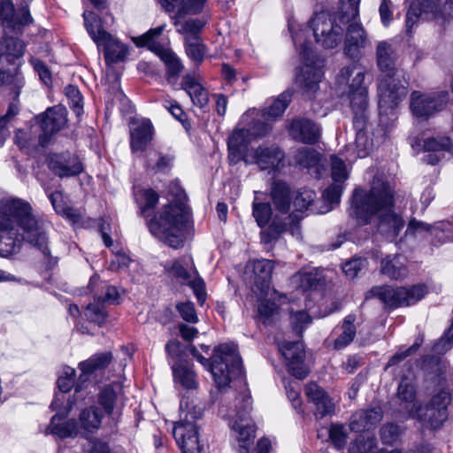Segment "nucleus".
<instances>
[{
	"label": "nucleus",
	"mask_w": 453,
	"mask_h": 453,
	"mask_svg": "<svg viewBox=\"0 0 453 453\" xmlns=\"http://www.w3.org/2000/svg\"><path fill=\"white\" fill-rule=\"evenodd\" d=\"M85 316L88 320L97 325L105 321L106 311L104 303L97 299L94 303H89L85 310Z\"/></svg>",
	"instance_id": "52"
},
{
	"label": "nucleus",
	"mask_w": 453,
	"mask_h": 453,
	"mask_svg": "<svg viewBox=\"0 0 453 453\" xmlns=\"http://www.w3.org/2000/svg\"><path fill=\"white\" fill-rule=\"evenodd\" d=\"M426 292L425 285L395 288L390 286H382L371 290L373 296H378L381 302L391 308L412 305L421 300Z\"/></svg>",
	"instance_id": "13"
},
{
	"label": "nucleus",
	"mask_w": 453,
	"mask_h": 453,
	"mask_svg": "<svg viewBox=\"0 0 453 453\" xmlns=\"http://www.w3.org/2000/svg\"><path fill=\"white\" fill-rule=\"evenodd\" d=\"M112 357L110 352L101 353L91 357L89 359L80 364L82 372L80 380H86L88 376L95 371L106 367Z\"/></svg>",
	"instance_id": "39"
},
{
	"label": "nucleus",
	"mask_w": 453,
	"mask_h": 453,
	"mask_svg": "<svg viewBox=\"0 0 453 453\" xmlns=\"http://www.w3.org/2000/svg\"><path fill=\"white\" fill-rule=\"evenodd\" d=\"M83 19L86 30L96 45L104 40V35H111L103 28L102 20L95 12L85 11Z\"/></svg>",
	"instance_id": "37"
},
{
	"label": "nucleus",
	"mask_w": 453,
	"mask_h": 453,
	"mask_svg": "<svg viewBox=\"0 0 453 453\" xmlns=\"http://www.w3.org/2000/svg\"><path fill=\"white\" fill-rule=\"evenodd\" d=\"M50 200L57 213L63 215L73 222H77L81 219L79 211L72 207L67 206L64 201V195L62 192L55 191L50 195Z\"/></svg>",
	"instance_id": "42"
},
{
	"label": "nucleus",
	"mask_w": 453,
	"mask_h": 453,
	"mask_svg": "<svg viewBox=\"0 0 453 453\" xmlns=\"http://www.w3.org/2000/svg\"><path fill=\"white\" fill-rule=\"evenodd\" d=\"M369 44V40L361 24L350 23L347 28L344 52L350 58L358 56L360 50Z\"/></svg>",
	"instance_id": "30"
},
{
	"label": "nucleus",
	"mask_w": 453,
	"mask_h": 453,
	"mask_svg": "<svg viewBox=\"0 0 453 453\" xmlns=\"http://www.w3.org/2000/svg\"><path fill=\"white\" fill-rule=\"evenodd\" d=\"M284 152L275 144L263 143L247 149L242 160L248 165H257L262 171H278L283 166Z\"/></svg>",
	"instance_id": "14"
},
{
	"label": "nucleus",
	"mask_w": 453,
	"mask_h": 453,
	"mask_svg": "<svg viewBox=\"0 0 453 453\" xmlns=\"http://www.w3.org/2000/svg\"><path fill=\"white\" fill-rule=\"evenodd\" d=\"M173 377L182 387L191 389L197 386L196 375L188 365L179 364L173 366Z\"/></svg>",
	"instance_id": "44"
},
{
	"label": "nucleus",
	"mask_w": 453,
	"mask_h": 453,
	"mask_svg": "<svg viewBox=\"0 0 453 453\" xmlns=\"http://www.w3.org/2000/svg\"><path fill=\"white\" fill-rule=\"evenodd\" d=\"M331 175L334 182L343 183L349 177L344 161L337 156L331 157Z\"/></svg>",
	"instance_id": "54"
},
{
	"label": "nucleus",
	"mask_w": 453,
	"mask_h": 453,
	"mask_svg": "<svg viewBox=\"0 0 453 453\" xmlns=\"http://www.w3.org/2000/svg\"><path fill=\"white\" fill-rule=\"evenodd\" d=\"M203 410V403L196 399L185 397L180 401V420L174 424L173 434L182 453H203L196 425Z\"/></svg>",
	"instance_id": "6"
},
{
	"label": "nucleus",
	"mask_w": 453,
	"mask_h": 453,
	"mask_svg": "<svg viewBox=\"0 0 453 453\" xmlns=\"http://www.w3.org/2000/svg\"><path fill=\"white\" fill-rule=\"evenodd\" d=\"M343 190V185L340 182H334L330 185L323 193L324 200L329 203L325 210L315 211L316 213H326L333 209L334 203H338Z\"/></svg>",
	"instance_id": "51"
},
{
	"label": "nucleus",
	"mask_w": 453,
	"mask_h": 453,
	"mask_svg": "<svg viewBox=\"0 0 453 453\" xmlns=\"http://www.w3.org/2000/svg\"><path fill=\"white\" fill-rule=\"evenodd\" d=\"M235 405L234 414H228L230 427L234 438L238 441L241 453H248V447L252 444L255 438V427L249 418L251 410L250 395L244 394Z\"/></svg>",
	"instance_id": "11"
},
{
	"label": "nucleus",
	"mask_w": 453,
	"mask_h": 453,
	"mask_svg": "<svg viewBox=\"0 0 453 453\" xmlns=\"http://www.w3.org/2000/svg\"><path fill=\"white\" fill-rule=\"evenodd\" d=\"M448 97L449 94L446 91L433 93L413 91L411 94L410 107L416 118L426 119L442 110Z\"/></svg>",
	"instance_id": "15"
},
{
	"label": "nucleus",
	"mask_w": 453,
	"mask_h": 453,
	"mask_svg": "<svg viewBox=\"0 0 453 453\" xmlns=\"http://www.w3.org/2000/svg\"><path fill=\"white\" fill-rule=\"evenodd\" d=\"M293 195L294 202L291 214L285 217V221H281L279 216H276L268 228L262 231L263 242H270L287 231H289L294 236H300L299 222L303 219V213L313 205L316 193L311 189L303 188L293 192Z\"/></svg>",
	"instance_id": "9"
},
{
	"label": "nucleus",
	"mask_w": 453,
	"mask_h": 453,
	"mask_svg": "<svg viewBox=\"0 0 453 453\" xmlns=\"http://www.w3.org/2000/svg\"><path fill=\"white\" fill-rule=\"evenodd\" d=\"M252 292L260 298L268 296L271 292V279L273 262L268 259L256 260L252 263Z\"/></svg>",
	"instance_id": "25"
},
{
	"label": "nucleus",
	"mask_w": 453,
	"mask_h": 453,
	"mask_svg": "<svg viewBox=\"0 0 453 453\" xmlns=\"http://www.w3.org/2000/svg\"><path fill=\"white\" fill-rule=\"evenodd\" d=\"M249 130L244 128L235 130L228 139V150H229V160L232 163H236L240 159H242V150L246 144L245 137Z\"/></svg>",
	"instance_id": "41"
},
{
	"label": "nucleus",
	"mask_w": 453,
	"mask_h": 453,
	"mask_svg": "<svg viewBox=\"0 0 453 453\" xmlns=\"http://www.w3.org/2000/svg\"><path fill=\"white\" fill-rule=\"evenodd\" d=\"M311 322V317L307 314V312L303 311H297L291 315V324L293 326V330L297 334H301L303 329Z\"/></svg>",
	"instance_id": "64"
},
{
	"label": "nucleus",
	"mask_w": 453,
	"mask_h": 453,
	"mask_svg": "<svg viewBox=\"0 0 453 453\" xmlns=\"http://www.w3.org/2000/svg\"><path fill=\"white\" fill-rule=\"evenodd\" d=\"M355 320L356 316L353 314H349L344 319L342 325V332L335 339L334 343V349H343L353 341L356 335V326H354Z\"/></svg>",
	"instance_id": "43"
},
{
	"label": "nucleus",
	"mask_w": 453,
	"mask_h": 453,
	"mask_svg": "<svg viewBox=\"0 0 453 453\" xmlns=\"http://www.w3.org/2000/svg\"><path fill=\"white\" fill-rule=\"evenodd\" d=\"M47 164L49 169L59 178L74 177L84 170L80 157L70 151L50 154Z\"/></svg>",
	"instance_id": "17"
},
{
	"label": "nucleus",
	"mask_w": 453,
	"mask_h": 453,
	"mask_svg": "<svg viewBox=\"0 0 453 453\" xmlns=\"http://www.w3.org/2000/svg\"><path fill=\"white\" fill-rule=\"evenodd\" d=\"M42 134L38 135V142L45 146L51 135L64 128L67 123V111L62 105L48 108L43 113L35 117Z\"/></svg>",
	"instance_id": "16"
},
{
	"label": "nucleus",
	"mask_w": 453,
	"mask_h": 453,
	"mask_svg": "<svg viewBox=\"0 0 453 453\" xmlns=\"http://www.w3.org/2000/svg\"><path fill=\"white\" fill-rule=\"evenodd\" d=\"M181 89L189 96L192 103L199 108L205 107L209 103V93L194 74L187 73L180 83Z\"/></svg>",
	"instance_id": "31"
},
{
	"label": "nucleus",
	"mask_w": 453,
	"mask_h": 453,
	"mask_svg": "<svg viewBox=\"0 0 453 453\" xmlns=\"http://www.w3.org/2000/svg\"><path fill=\"white\" fill-rule=\"evenodd\" d=\"M173 19L177 32L184 34L186 36L200 37L198 35L206 24V21L200 19H189L183 23L180 22L176 17Z\"/></svg>",
	"instance_id": "47"
},
{
	"label": "nucleus",
	"mask_w": 453,
	"mask_h": 453,
	"mask_svg": "<svg viewBox=\"0 0 453 453\" xmlns=\"http://www.w3.org/2000/svg\"><path fill=\"white\" fill-rule=\"evenodd\" d=\"M361 0H341L337 19L343 25L350 24L359 14Z\"/></svg>",
	"instance_id": "46"
},
{
	"label": "nucleus",
	"mask_w": 453,
	"mask_h": 453,
	"mask_svg": "<svg viewBox=\"0 0 453 453\" xmlns=\"http://www.w3.org/2000/svg\"><path fill=\"white\" fill-rule=\"evenodd\" d=\"M196 358L203 366L209 367L219 390H223L232 380L242 374V359L234 343H225L216 347L211 361L201 354Z\"/></svg>",
	"instance_id": "8"
},
{
	"label": "nucleus",
	"mask_w": 453,
	"mask_h": 453,
	"mask_svg": "<svg viewBox=\"0 0 453 453\" xmlns=\"http://www.w3.org/2000/svg\"><path fill=\"white\" fill-rule=\"evenodd\" d=\"M156 54L160 58L166 66V79L169 82L177 81L184 69V65L178 56L167 48H156Z\"/></svg>",
	"instance_id": "33"
},
{
	"label": "nucleus",
	"mask_w": 453,
	"mask_h": 453,
	"mask_svg": "<svg viewBox=\"0 0 453 453\" xmlns=\"http://www.w3.org/2000/svg\"><path fill=\"white\" fill-rule=\"evenodd\" d=\"M65 95L68 99V104L77 117L83 113L82 96L80 90L74 86H68L65 88Z\"/></svg>",
	"instance_id": "56"
},
{
	"label": "nucleus",
	"mask_w": 453,
	"mask_h": 453,
	"mask_svg": "<svg viewBox=\"0 0 453 453\" xmlns=\"http://www.w3.org/2000/svg\"><path fill=\"white\" fill-rule=\"evenodd\" d=\"M376 58L377 65L383 73L378 85L379 109L382 116L394 111L406 96L407 82L401 80L402 72L395 68V52L390 43L380 42L376 48Z\"/></svg>",
	"instance_id": "5"
},
{
	"label": "nucleus",
	"mask_w": 453,
	"mask_h": 453,
	"mask_svg": "<svg viewBox=\"0 0 453 453\" xmlns=\"http://www.w3.org/2000/svg\"><path fill=\"white\" fill-rule=\"evenodd\" d=\"M393 191L380 178L375 177L369 192L356 189L353 194L350 215L359 224L370 222L374 214H379L378 229L383 234L395 236L403 226V219L391 211Z\"/></svg>",
	"instance_id": "2"
},
{
	"label": "nucleus",
	"mask_w": 453,
	"mask_h": 453,
	"mask_svg": "<svg viewBox=\"0 0 453 453\" xmlns=\"http://www.w3.org/2000/svg\"><path fill=\"white\" fill-rule=\"evenodd\" d=\"M271 200L276 211L272 221L276 216H279L281 221H285V217L291 214L293 210L294 195L289 186L280 180H276L272 184Z\"/></svg>",
	"instance_id": "23"
},
{
	"label": "nucleus",
	"mask_w": 453,
	"mask_h": 453,
	"mask_svg": "<svg viewBox=\"0 0 453 453\" xmlns=\"http://www.w3.org/2000/svg\"><path fill=\"white\" fill-rule=\"evenodd\" d=\"M135 199L140 206L141 214L147 217L146 212L156 206L158 201L157 194L151 189H143L135 195Z\"/></svg>",
	"instance_id": "50"
},
{
	"label": "nucleus",
	"mask_w": 453,
	"mask_h": 453,
	"mask_svg": "<svg viewBox=\"0 0 453 453\" xmlns=\"http://www.w3.org/2000/svg\"><path fill=\"white\" fill-rule=\"evenodd\" d=\"M61 399L56 396L54 401L51 403L53 410L57 411V413L51 418L50 424L48 427V431L59 438H73L76 437L80 433L81 429L79 425L74 419H70L66 422L61 423L72 409V403H68L65 408L59 407V402Z\"/></svg>",
	"instance_id": "19"
},
{
	"label": "nucleus",
	"mask_w": 453,
	"mask_h": 453,
	"mask_svg": "<svg viewBox=\"0 0 453 453\" xmlns=\"http://www.w3.org/2000/svg\"><path fill=\"white\" fill-rule=\"evenodd\" d=\"M272 207L267 203H253V216L260 227L266 226L272 218Z\"/></svg>",
	"instance_id": "53"
},
{
	"label": "nucleus",
	"mask_w": 453,
	"mask_h": 453,
	"mask_svg": "<svg viewBox=\"0 0 453 453\" xmlns=\"http://www.w3.org/2000/svg\"><path fill=\"white\" fill-rule=\"evenodd\" d=\"M15 143L19 148H26L33 145L38 137L33 127L28 129H18L15 133Z\"/></svg>",
	"instance_id": "60"
},
{
	"label": "nucleus",
	"mask_w": 453,
	"mask_h": 453,
	"mask_svg": "<svg viewBox=\"0 0 453 453\" xmlns=\"http://www.w3.org/2000/svg\"><path fill=\"white\" fill-rule=\"evenodd\" d=\"M291 100V94L288 91L281 93L264 110L263 117L265 121L276 119L281 116Z\"/></svg>",
	"instance_id": "40"
},
{
	"label": "nucleus",
	"mask_w": 453,
	"mask_h": 453,
	"mask_svg": "<svg viewBox=\"0 0 453 453\" xmlns=\"http://www.w3.org/2000/svg\"><path fill=\"white\" fill-rule=\"evenodd\" d=\"M184 45L186 53L192 61L197 64L203 61L206 54V48L200 37L185 36Z\"/></svg>",
	"instance_id": "45"
},
{
	"label": "nucleus",
	"mask_w": 453,
	"mask_h": 453,
	"mask_svg": "<svg viewBox=\"0 0 453 453\" xmlns=\"http://www.w3.org/2000/svg\"><path fill=\"white\" fill-rule=\"evenodd\" d=\"M440 231H446V238L450 236V222L439 221L434 225H428L422 221L412 219L409 222L407 234L411 235H418L422 234H429L430 235H439Z\"/></svg>",
	"instance_id": "34"
},
{
	"label": "nucleus",
	"mask_w": 453,
	"mask_h": 453,
	"mask_svg": "<svg viewBox=\"0 0 453 453\" xmlns=\"http://www.w3.org/2000/svg\"><path fill=\"white\" fill-rule=\"evenodd\" d=\"M125 402L126 396L120 381L104 386L98 394V403L107 415L119 414Z\"/></svg>",
	"instance_id": "24"
},
{
	"label": "nucleus",
	"mask_w": 453,
	"mask_h": 453,
	"mask_svg": "<svg viewBox=\"0 0 453 453\" xmlns=\"http://www.w3.org/2000/svg\"><path fill=\"white\" fill-rule=\"evenodd\" d=\"M25 52L24 42L14 37H4L0 41V58L5 57L8 62L21 58Z\"/></svg>",
	"instance_id": "38"
},
{
	"label": "nucleus",
	"mask_w": 453,
	"mask_h": 453,
	"mask_svg": "<svg viewBox=\"0 0 453 453\" xmlns=\"http://www.w3.org/2000/svg\"><path fill=\"white\" fill-rule=\"evenodd\" d=\"M176 310L180 313L183 320L188 323L196 324L198 322L194 303L191 302L179 303L176 304Z\"/></svg>",
	"instance_id": "61"
},
{
	"label": "nucleus",
	"mask_w": 453,
	"mask_h": 453,
	"mask_svg": "<svg viewBox=\"0 0 453 453\" xmlns=\"http://www.w3.org/2000/svg\"><path fill=\"white\" fill-rule=\"evenodd\" d=\"M36 247L45 257L50 255L46 227L33 214L30 203L13 198L0 201V256L18 252L23 242Z\"/></svg>",
	"instance_id": "1"
},
{
	"label": "nucleus",
	"mask_w": 453,
	"mask_h": 453,
	"mask_svg": "<svg viewBox=\"0 0 453 453\" xmlns=\"http://www.w3.org/2000/svg\"><path fill=\"white\" fill-rule=\"evenodd\" d=\"M153 137V126L149 119L132 122L130 146L133 152L143 151Z\"/></svg>",
	"instance_id": "27"
},
{
	"label": "nucleus",
	"mask_w": 453,
	"mask_h": 453,
	"mask_svg": "<svg viewBox=\"0 0 453 453\" xmlns=\"http://www.w3.org/2000/svg\"><path fill=\"white\" fill-rule=\"evenodd\" d=\"M29 63L34 67L35 71L38 73L40 80L46 85L51 82V73L48 66L35 57L29 58Z\"/></svg>",
	"instance_id": "63"
},
{
	"label": "nucleus",
	"mask_w": 453,
	"mask_h": 453,
	"mask_svg": "<svg viewBox=\"0 0 453 453\" xmlns=\"http://www.w3.org/2000/svg\"><path fill=\"white\" fill-rule=\"evenodd\" d=\"M165 269L177 282L190 286L200 304L204 303L206 296L204 282L197 276L190 257H182L172 263H167Z\"/></svg>",
	"instance_id": "12"
},
{
	"label": "nucleus",
	"mask_w": 453,
	"mask_h": 453,
	"mask_svg": "<svg viewBox=\"0 0 453 453\" xmlns=\"http://www.w3.org/2000/svg\"><path fill=\"white\" fill-rule=\"evenodd\" d=\"M397 397L401 401L402 411L407 418L422 420L421 411L423 407L418 404L416 399V388L412 377H404L398 386Z\"/></svg>",
	"instance_id": "21"
},
{
	"label": "nucleus",
	"mask_w": 453,
	"mask_h": 453,
	"mask_svg": "<svg viewBox=\"0 0 453 453\" xmlns=\"http://www.w3.org/2000/svg\"><path fill=\"white\" fill-rule=\"evenodd\" d=\"M342 25L336 14L328 12L316 13L310 20L315 41L325 49H334L342 42L344 33Z\"/></svg>",
	"instance_id": "10"
},
{
	"label": "nucleus",
	"mask_w": 453,
	"mask_h": 453,
	"mask_svg": "<svg viewBox=\"0 0 453 453\" xmlns=\"http://www.w3.org/2000/svg\"><path fill=\"white\" fill-rule=\"evenodd\" d=\"M165 29V25L158 26L155 28L150 29L148 32L139 37L133 39L134 42L138 47L147 46L151 51L157 52L156 48H162L155 42V38L159 36Z\"/></svg>",
	"instance_id": "48"
},
{
	"label": "nucleus",
	"mask_w": 453,
	"mask_h": 453,
	"mask_svg": "<svg viewBox=\"0 0 453 453\" xmlns=\"http://www.w3.org/2000/svg\"><path fill=\"white\" fill-rule=\"evenodd\" d=\"M279 349L286 360L289 372L296 379L302 380L308 374L304 365V349L303 342H284L279 344Z\"/></svg>",
	"instance_id": "20"
},
{
	"label": "nucleus",
	"mask_w": 453,
	"mask_h": 453,
	"mask_svg": "<svg viewBox=\"0 0 453 453\" xmlns=\"http://www.w3.org/2000/svg\"><path fill=\"white\" fill-rule=\"evenodd\" d=\"M380 271L390 279L399 280L408 275L404 257L401 256H388L381 261Z\"/></svg>",
	"instance_id": "35"
},
{
	"label": "nucleus",
	"mask_w": 453,
	"mask_h": 453,
	"mask_svg": "<svg viewBox=\"0 0 453 453\" xmlns=\"http://www.w3.org/2000/svg\"><path fill=\"white\" fill-rule=\"evenodd\" d=\"M177 200L163 206L147 225L150 233L172 248L183 246L190 222V211L185 203V194L179 190Z\"/></svg>",
	"instance_id": "4"
},
{
	"label": "nucleus",
	"mask_w": 453,
	"mask_h": 453,
	"mask_svg": "<svg viewBox=\"0 0 453 453\" xmlns=\"http://www.w3.org/2000/svg\"><path fill=\"white\" fill-rule=\"evenodd\" d=\"M97 47L104 48V58L108 64L123 62L128 55V47L111 35H104V40Z\"/></svg>",
	"instance_id": "32"
},
{
	"label": "nucleus",
	"mask_w": 453,
	"mask_h": 453,
	"mask_svg": "<svg viewBox=\"0 0 453 453\" xmlns=\"http://www.w3.org/2000/svg\"><path fill=\"white\" fill-rule=\"evenodd\" d=\"M104 415L96 406L82 410L79 416V426L84 433H94L101 427Z\"/></svg>",
	"instance_id": "36"
},
{
	"label": "nucleus",
	"mask_w": 453,
	"mask_h": 453,
	"mask_svg": "<svg viewBox=\"0 0 453 453\" xmlns=\"http://www.w3.org/2000/svg\"><path fill=\"white\" fill-rule=\"evenodd\" d=\"M296 160L301 166L309 168L318 164L319 155L312 149L303 148L297 151Z\"/></svg>",
	"instance_id": "55"
},
{
	"label": "nucleus",
	"mask_w": 453,
	"mask_h": 453,
	"mask_svg": "<svg viewBox=\"0 0 453 453\" xmlns=\"http://www.w3.org/2000/svg\"><path fill=\"white\" fill-rule=\"evenodd\" d=\"M305 395L310 403L314 405V415L316 418H322L334 412V404L326 391L314 382L305 387Z\"/></svg>",
	"instance_id": "26"
},
{
	"label": "nucleus",
	"mask_w": 453,
	"mask_h": 453,
	"mask_svg": "<svg viewBox=\"0 0 453 453\" xmlns=\"http://www.w3.org/2000/svg\"><path fill=\"white\" fill-rule=\"evenodd\" d=\"M375 438L360 434L349 447V453H377Z\"/></svg>",
	"instance_id": "49"
},
{
	"label": "nucleus",
	"mask_w": 453,
	"mask_h": 453,
	"mask_svg": "<svg viewBox=\"0 0 453 453\" xmlns=\"http://www.w3.org/2000/svg\"><path fill=\"white\" fill-rule=\"evenodd\" d=\"M288 29L292 34L294 43L303 61V65L296 75V83L306 93L311 95L317 90L323 76L324 59L313 53L311 43L306 41L307 30L305 28L294 31V22L289 20Z\"/></svg>",
	"instance_id": "7"
},
{
	"label": "nucleus",
	"mask_w": 453,
	"mask_h": 453,
	"mask_svg": "<svg viewBox=\"0 0 453 453\" xmlns=\"http://www.w3.org/2000/svg\"><path fill=\"white\" fill-rule=\"evenodd\" d=\"M290 135L304 143H315L320 137L319 127L307 119H295L289 126Z\"/></svg>",
	"instance_id": "29"
},
{
	"label": "nucleus",
	"mask_w": 453,
	"mask_h": 453,
	"mask_svg": "<svg viewBox=\"0 0 453 453\" xmlns=\"http://www.w3.org/2000/svg\"><path fill=\"white\" fill-rule=\"evenodd\" d=\"M366 68L358 62L342 67L337 81L345 87L344 95L349 100L353 112V123L357 129L354 145L348 150H355L357 157L363 158L372 151L373 143L364 130L367 122L368 86L365 82Z\"/></svg>",
	"instance_id": "3"
},
{
	"label": "nucleus",
	"mask_w": 453,
	"mask_h": 453,
	"mask_svg": "<svg viewBox=\"0 0 453 453\" xmlns=\"http://www.w3.org/2000/svg\"><path fill=\"white\" fill-rule=\"evenodd\" d=\"M424 338L422 335H418V337L415 340L414 343L406 349L405 350L397 351L388 362L386 368L388 369L391 366H394L403 361L407 357L411 356L421 346L423 343Z\"/></svg>",
	"instance_id": "57"
},
{
	"label": "nucleus",
	"mask_w": 453,
	"mask_h": 453,
	"mask_svg": "<svg viewBox=\"0 0 453 453\" xmlns=\"http://www.w3.org/2000/svg\"><path fill=\"white\" fill-rule=\"evenodd\" d=\"M205 2L206 0H181L178 16L201 12Z\"/></svg>",
	"instance_id": "62"
},
{
	"label": "nucleus",
	"mask_w": 453,
	"mask_h": 453,
	"mask_svg": "<svg viewBox=\"0 0 453 453\" xmlns=\"http://www.w3.org/2000/svg\"><path fill=\"white\" fill-rule=\"evenodd\" d=\"M451 401L450 394L445 390L434 395L428 406L423 407L420 422L429 426L433 429L440 427L447 419V407Z\"/></svg>",
	"instance_id": "18"
},
{
	"label": "nucleus",
	"mask_w": 453,
	"mask_h": 453,
	"mask_svg": "<svg viewBox=\"0 0 453 453\" xmlns=\"http://www.w3.org/2000/svg\"><path fill=\"white\" fill-rule=\"evenodd\" d=\"M0 19L5 29L16 33L20 32L25 26L33 21L27 7H22L19 12H16L12 2L10 0L0 3Z\"/></svg>",
	"instance_id": "22"
},
{
	"label": "nucleus",
	"mask_w": 453,
	"mask_h": 453,
	"mask_svg": "<svg viewBox=\"0 0 453 453\" xmlns=\"http://www.w3.org/2000/svg\"><path fill=\"white\" fill-rule=\"evenodd\" d=\"M367 265L366 259L364 258H354L346 262L342 265V271L345 275L349 279L356 278L362 271L365 269Z\"/></svg>",
	"instance_id": "59"
},
{
	"label": "nucleus",
	"mask_w": 453,
	"mask_h": 453,
	"mask_svg": "<svg viewBox=\"0 0 453 453\" xmlns=\"http://www.w3.org/2000/svg\"><path fill=\"white\" fill-rule=\"evenodd\" d=\"M421 142L422 144L418 145L422 146L423 150L428 152L424 161L430 165L437 164L444 152L449 151L452 145L449 137L441 135L423 138Z\"/></svg>",
	"instance_id": "28"
},
{
	"label": "nucleus",
	"mask_w": 453,
	"mask_h": 453,
	"mask_svg": "<svg viewBox=\"0 0 453 453\" xmlns=\"http://www.w3.org/2000/svg\"><path fill=\"white\" fill-rule=\"evenodd\" d=\"M329 437L334 446L338 449H342L346 445L348 434L342 425L334 424L329 429Z\"/></svg>",
	"instance_id": "58"
}]
</instances>
